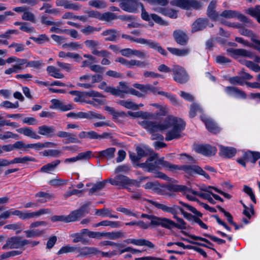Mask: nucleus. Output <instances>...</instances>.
Instances as JSON below:
<instances>
[{
    "label": "nucleus",
    "instance_id": "nucleus-9",
    "mask_svg": "<svg viewBox=\"0 0 260 260\" xmlns=\"http://www.w3.org/2000/svg\"><path fill=\"white\" fill-rule=\"evenodd\" d=\"M172 72L173 73L174 80L180 84L185 83L188 80V75L186 70L180 66L173 65Z\"/></svg>",
    "mask_w": 260,
    "mask_h": 260
},
{
    "label": "nucleus",
    "instance_id": "nucleus-44",
    "mask_svg": "<svg viewBox=\"0 0 260 260\" xmlns=\"http://www.w3.org/2000/svg\"><path fill=\"white\" fill-rule=\"evenodd\" d=\"M15 25H20V30L27 32H32L35 31L34 28L32 27H28L27 26V23L24 22H15L14 23Z\"/></svg>",
    "mask_w": 260,
    "mask_h": 260
},
{
    "label": "nucleus",
    "instance_id": "nucleus-10",
    "mask_svg": "<svg viewBox=\"0 0 260 260\" xmlns=\"http://www.w3.org/2000/svg\"><path fill=\"white\" fill-rule=\"evenodd\" d=\"M171 5L176 6L181 8L189 10L191 8L199 9L202 7V4L199 1H171Z\"/></svg>",
    "mask_w": 260,
    "mask_h": 260
},
{
    "label": "nucleus",
    "instance_id": "nucleus-51",
    "mask_svg": "<svg viewBox=\"0 0 260 260\" xmlns=\"http://www.w3.org/2000/svg\"><path fill=\"white\" fill-rule=\"evenodd\" d=\"M246 12L251 16L256 18L257 22L260 23V12H257L255 8H249L246 10Z\"/></svg>",
    "mask_w": 260,
    "mask_h": 260
},
{
    "label": "nucleus",
    "instance_id": "nucleus-11",
    "mask_svg": "<svg viewBox=\"0 0 260 260\" xmlns=\"http://www.w3.org/2000/svg\"><path fill=\"white\" fill-rule=\"evenodd\" d=\"M141 3L138 1H122L120 4V8L125 11L135 13L140 8Z\"/></svg>",
    "mask_w": 260,
    "mask_h": 260
},
{
    "label": "nucleus",
    "instance_id": "nucleus-19",
    "mask_svg": "<svg viewBox=\"0 0 260 260\" xmlns=\"http://www.w3.org/2000/svg\"><path fill=\"white\" fill-rule=\"evenodd\" d=\"M136 151L138 155V157H140L141 158L148 155H150L144 163L146 162L148 159L151 156H153V155L156 154L158 155L157 153H153V150L146 146H143V147L137 146L136 148Z\"/></svg>",
    "mask_w": 260,
    "mask_h": 260
},
{
    "label": "nucleus",
    "instance_id": "nucleus-15",
    "mask_svg": "<svg viewBox=\"0 0 260 260\" xmlns=\"http://www.w3.org/2000/svg\"><path fill=\"white\" fill-rule=\"evenodd\" d=\"M141 44H146L150 48L156 50L159 53L164 56H167V52L161 47L158 43L142 38Z\"/></svg>",
    "mask_w": 260,
    "mask_h": 260
},
{
    "label": "nucleus",
    "instance_id": "nucleus-27",
    "mask_svg": "<svg viewBox=\"0 0 260 260\" xmlns=\"http://www.w3.org/2000/svg\"><path fill=\"white\" fill-rule=\"evenodd\" d=\"M206 126L208 130L213 134H217L220 132V128L217 124L211 119L204 120Z\"/></svg>",
    "mask_w": 260,
    "mask_h": 260
},
{
    "label": "nucleus",
    "instance_id": "nucleus-26",
    "mask_svg": "<svg viewBox=\"0 0 260 260\" xmlns=\"http://www.w3.org/2000/svg\"><path fill=\"white\" fill-rule=\"evenodd\" d=\"M60 163V160L59 159L55 160L50 163H48L43 166L40 170V172L42 173H50L53 171L56 168Z\"/></svg>",
    "mask_w": 260,
    "mask_h": 260
},
{
    "label": "nucleus",
    "instance_id": "nucleus-36",
    "mask_svg": "<svg viewBox=\"0 0 260 260\" xmlns=\"http://www.w3.org/2000/svg\"><path fill=\"white\" fill-rule=\"evenodd\" d=\"M117 104L128 109L136 110L139 109V106L138 105L129 101L119 100L117 102Z\"/></svg>",
    "mask_w": 260,
    "mask_h": 260
},
{
    "label": "nucleus",
    "instance_id": "nucleus-45",
    "mask_svg": "<svg viewBox=\"0 0 260 260\" xmlns=\"http://www.w3.org/2000/svg\"><path fill=\"white\" fill-rule=\"evenodd\" d=\"M202 112V110L201 108L200 107V106L196 103H193L190 106V111H189V117L190 118H193L196 115L197 112Z\"/></svg>",
    "mask_w": 260,
    "mask_h": 260
},
{
    "label": "nucleus",
    "instance_id": "nucleus-56",
    "mask_svg": "<svg viewBox=\"0 0 260 260\" xmlns=\"http://www.w3.org/2000/svg\"><path fill=\"white\" fill-rule=\"evenodd\" d=\"M51 220L52 222L63 221L64 222H69L68 215H54L51 217Z\"/></svg>",
    "mask_w": 260,
    "mask_h": 260
},
{
    "label": "nucleus",
    "instance_id": "nucleus-24",
    "mask_svg": "<svg viewBox=\"0 0 260 260\" xmlns=\"http://www.w3.org/2000/svg\"><path fill=\"white\" fill-rule=\"evenodd\" d=\"M141 217L151 220L150 225L153 226H161L162 227L165 217H159L152 215L142 214Z\"/></svg>",
    "mask_w": 260,
    "mask_h": 260
},
{
    "label": "nucleus",
    "instance_id": "nucleus-29",
    "mask_svg": "<svg viewBox=\"0 0 260 260\" xmlns=\"http://www.w3.org/2000/svg\"><path fill=\"white\" fill-rule=\"evenodd\" d=\"M35 197L39 198L38 200L39 203H45L48 200L53 199L54 197L53 194L49 193L47 192L39 191L35 194Z\"/></svg>",
    "mask_w": 260,
    "mask_h": 260
},
{
    "label": "nucleus",
    "instance_id": "nucleus-52",
    "mask_svg": "<svg viewBox=\"0 0 260 260\" xmlns=\"http://www.w3.org/2000/svg\"><path fill=\"white\" fill-rule=\"evenodd\" d=\"M92 156V152L90 150L81 152L77 155L78 158H79V160H88Z\"/></svg>",
    "mask_w": 260,
    "mask_h": 260
},
{
    "label": "nucleus",
    "instance_id": "nucleus-53",
    "mask_svg": "<svg viewBox=\"0 0 260 260\" xmlns=\"http://www.w3.org/2000/svg\"><path fill=\"white\" fill-rule=\"evenodd\" d=\"M179 203L183 206L184 207H186L188 210L192 212L193 213L196 214V215L202 217L203 216V214L201 213L200 212L197 211L196 208H194L193 207L190 206L189 205L186 204L185 203H183L182 201H179Z\"/></svg>",
    "mask_w": 260,
    "mask_h": 260
},
{
    "label": "nucleus",
    "instance_id": "nucleus-13",
    "mask_svg": "<svg viewBox=\"0 0 260 260\" xmlns=\"http://www.w3.org/2000/svg\"><path fill=\"white\" fill-rule=\"evenodd\" d=\"M173 37L177 44L185 46L187 44L188 37L186 33L181 30H176L173 32Z\"/></svg>",
    "mask_w": 260,
    "mask_h": 260
},
{
    "label": "nucleus",
    "instance_id": "nucleus-28",
    "mask_svg": "<svg viewBox=\"0 0 260 260\" xmlns=\"http://www.w3.org/2000/svg\"><path fill=\"white\" fill-rule=\"evenodd\" d=\"M116 149L114 147H110L106 150L99 152L98 156L101 158L110 159L114 157V153Z\"/></svg>",
    "mask_w": 260,
    "mask_h": 260
},
{
    "label": "nucleus",
    "instance_id": "nucleus-22",
    "mask_svg": "<svg viewBox=\"0 0 260 260\" xmlns=\"http://www.w3.org/2000/svg\"><path fill=\"white\" fill-rule=\"evenodd\" d=\"M220 155L225 158H231L235 156L237 152L236 149L234 147L219 146Z\"/></svg>",
    "mask_w": 260,
    "mask_h": 260
},
{
    "label": "nucleus",
    "instance_id": "nucleus-63",
    "mask_svg": "<svg viewBox=\"0 0 260 260\" xmlns=\"http://www.w3.org/2000/svg\"><path fill=\"white\" fill-rule=\"evenodd\" d=\"M81 7V5L77 3H71L69 1H67L66 4L64 5V8L67 9H72L73 10L77 11Z\"/></svg>",
    "mask_w": 260,
    "mask_h": 260
},
{
    "label": "nucleus",
    "instance_id": "nucleus-6",
    "mask_svg": "<svg viewBox=\"0 0 260 260\" xmlns=\"http://www.w3.org/2000/svg\"><path fill=\"white\" fill-rule=\"evenodd\" d=\"M91 204V202L87 201L78 209L72 211L70 214L68 215L69 222L77 221L87 214L89 212V207Z\"/></svg>",
    "mask_w": 260,
    "mask_h": 260
},
{
    "label": "nucleus",
    "instance_id": "nucleus-59",
    "mask_svg": "<svg viewBox=\"0 0 260 260\" xmlns=\"http://www.w3.org/2000/svg\"><path fill=\"white\" fill-rule=\"evenodd\" d=\"M237 11L232 10H224L220 14L221 16L226 18H232L236 17Z\"/></svg>",
    "mask_w": 260,
    "mask_h": 260
},
{
    "label": "nucleus",
    "instance_id": "nucleus-18",
    "mask_svg": "<svg viewBox=\"0 0 260 260\" xmlns=\"http://www.w3.org/2000/svg\"><path fill=\"white\" fill-rule=\"evenodd\" d=\"M209 23L206 18H200L197 19L192 24V32H194L205 28Z\"/></svg>",
    "mask_w": 260,
    "mask_h": 260
},
{
    "label": "nucleus",
    "instance_id": "nucleus-30",
    "mask_svg": "<svg viewBox=\"0 0 260 260\" xmlns=\"http://www.w3.org/2000/svg\"><path fill=\"white\" fill-rule=\"evenodd\" d=\"M16 131L19 133L22 134L25 136L30 137L32 139H40L41 138L39 135H37L36 132L29 127L20 128Z\"/></svg>",
    "mask_w": 260,
    "mask_h": 260
},
{
    "label": "nucleus",
    "instance_id": "nucleus-47",
    "mask_svg": "<svg viewBox=\"0 0 260 260\" xmlns=\"http://www.w3.org/2000/svg\"><path fill=\"white\" fill-rule=\"evenodd\" d=\"M22 19L25 21H29L31 22L35 23L36 19L35 15L29 11V10L24 12L22 16Z\"/></svg>",
    "mask_w": 260,
    "mask_h": 260
},
{
    "label": "nucleus",
    "instance_id": "nucleus-61",
    "mask_svg": "<svg viewBox=\"0 0 260 260\" xmlns=\"http://www.w3.org/2000/svg\"><path fill=\"white\" fill-rule=\"evenodd\" d=\"M68 180H62L59 178H56L51 180L49 181V184L53 186H58L61 185L66 184Z\"/></svg>",
    "mask_w": 260,
    "mask_h": 260
},
{
    "label": "nucleus",
    "instance_id": "nucleus-48",
    "mask_svg": "<svg viewBox=\"0 0 260 260\" xmlns=\"http://www.w3.org/2000/svg\"><path fill=\"white\" fill-rule=\"evenodd\" d=\"M229 82L232 84H239L240 85H243L245 84V82L243 80V78L242 77L240 76H234L233 77H231L229 79Z\"/></svg>",
    "mask_w": 260,
    "mask_h": 260
},
{
    "label": "nucleus",
    "instance_id": "nucleus-20",
    "mask_svg": "<svg viewBox=\"0 0 260 260\" xmlns=\"http://www.w3.org/2000/svg\"><path fill=\"white\" fill-rule=\"evenodd\" d=\"M56 135L59 138H67V143H78L80 141L77 138L76 134L68 133L63 131H59Z\"/></svg>",
    "mask_w": 260,
    "mask_h": 260
},
{
    "label": "nucleus",
    "instance_id": "nucleus-40",
    "mask_svg": "<svg viewBox=\"0 0 260 260\" xmlns=\"http://www.w3.org/2000/svg\"><path fill=\"white\" fill-rule=\"evenodd\" d=\"M117 18V16L115 14L108 12L103 13L102 15H101L100 19L107 22H110L113 20L116 19Z\"/></svg>",
    "mask_w": 260,
    "mask_h": 260
},
{
    "label": "nucleus",
    "instance_id": "nucleus-57",
    "mask_svg": "<svg viewBox=\"0 0 260 260\" xmlns=\"http://www.w3.org/2000/svg\"><path fill=\"white\" fill-rule=\"evenodd\" d=\"M91 52L93 55L101 56L104 58L108 57L110 55V53L106 50L99 51L97 49H93Z\"/></svg>",
    "mask_w": 260,
    "mask_h": 260
},
{
    "label": "nucleus",
    "instance_id": "nucleus-5",
    "mask_svg": "<svg viewBox=\"0 0 260 260\" xmlns=\"http://www.w3.org/2000/svg\"><path fill=\"white\" fill-rule=\"evenodd\" d=\"M108 181L113 185L121 186L122 187H125V186L126 185H132L136 187H139L140 184V181L130 179L127 176L122 175H117L114 178L109 179Z\"/></svg>",
    "mask_w": 260,
    "mask_h": 260
},
{
    "label": "nucleus",
    "instance_id": "nucleus-41",
    "mask_svg": "<svg viewBox=\"0 0 260 260\" xmlns=\"http://www.w3.org/2000/svg\"><path fill=\"white\" fill-rule=\"evenodd\" d=\"M103 237H107L108 238L113 240L122 238L125 236L124 234L120 231L111 233H103Z\"/></svg>",
    "mask_w": 260,
    "mask_h": 260
},
{
    "label": "nucleus",
    "instance_id": "nucleus-55",
    "mask_svg": "<svg viewBox=\"0 0 260 260\" xmlns=\"http://www.w3.org/2000/svg\"><path fill=\"white\" fill-rule=\"evenodd\" d=\"M100 30V28H97L91 25H87L84 28L81 29V32L85 35H90L94 31H98Z\"/></svg>",
    "mask_w": 260,
    "mask_h": 260
},
{
    "label": "nucleus",
    "instance_id": "nucleus-17",
    "mask_svg": "<svg viewBox=\"0 0 260 260\" xmlns=\"http://www.w3.org/2000/svg\"><path fill=\"white\" fill-rule=\"evenodd\" d=\"M21 237L19 236H14L9 238L11 242V248H21L25 245L29 243V241L24 239L21 240Z\"/></svg>",
    "mask_w": 260,
    "mask_h": 260
},
{
    "label": "nucleus",
    "instance_id": "nucleus-32",
    "mask_svg": "<svg viewBox=\"0 0 260 260\" xmlns=\"http://www.w3.org/2000/svg\"><path fill=\"white\" fill-rule=\"evenodd\" d=\"M168 50L173 54L178 56H186L190 52V49L188 48L178 49L175 48L168 47Z\"/></svg>",
    "mask_w": 260,
    "mask_h": 260
},
{
    "label": "nucleus",
    "instance_id": "nucleus-14",
    "mask_svg": "<svg viewBox=\"0 0 260 260\" xmlns=\"http://www.w3.org/2000/svg\"><path fill=\"white\" fill-rule=\"evenodd\" d=\"M227 51L230 53L232 57L234 58L237 56L247 57L250 58H252L253 57L251 52L244 49L229 48L227 49Z\"/></svg>",
    "mask_w": 260,
    "mask_h": 260
},
{
    "label": "nucleus",
    "instance_id": "nucleus-3",
    "mask_svg": "<svg viewBox=\"0 0 260 260\" xmlns=\"http://www.w3.org/2000/svg\"><path fill=\"white\" fill-rule=\"evenodd\" d=\"M146 201L148 203L154 206L157 209H160L164 212L169 213L172 214L174 218L176 220L177 222L176 223L173 220L165 217L162 228L169 230H172L174 228H176L179 230H186L190 228L189 225H187V223L183 219L177 216L179 208L178 206L174 204L172 206L169 207L165 204L159 203L151 200H146Z\"/></svg>",
    "mask_w": 260,
    "mask_h": 260
},
{
    "label": "nucleus",
    "instance_id": "nucleus-39",
    "mask_svg": "<svg viewBox=\"0 0 260 260\" xmlns=\"http://www.w3.org/2000/svg\"><path fill=\"white\" fill-rule=\"evenodd\" d=\"M35 158L24 156L23 157H15L11 160L12 164H26L27 161H36Z\"/></svg>",
    "mask_w": 260,
    "mask_h": 260
},
{
    "label": "nucleus",
    "instance_id": "nucleus-8",
    "mask_svg": "<svg viewBox=\"0 0 260 260\" xmlns=\"http://www.w3.org/2000/svg\"><path fill=\"white\" fill-rule=\"evenodd\" d=\"M91 204V202L87 201L78 209L72 211L70 214L68 215L69 222L77 221L87 214L89 212V207Z\"/></svg>",
    "mask_w": 260,
    "mask_h": 260
},
{
    "label": "nucleus",
    "instance_id": "nucleus-58",
    "mask_svg": "<svg viewBox=\"0 0 260 260\" xmlns=\"http://www.w3.org/2000/svg\"><path fill=\"white\" fill-rule=\"evenodd\" d=\"M130 171V167L127 165H123L118 166L115 170V173H127Z\"/></svg>",
    "mask_w": 260,
    "mask_h": 260
},
{
    "label": "nucleus",
    "instance_id": "nucleus-31",
    "mask_svg": "<svg viewBox=\"0 0 260 260\" xmlns=\"http://www.w3.org/2000/svg\"><path fill=\"white\" fill-rule=\"evenodd\" d=\"M108 181V180H104L103 181L98 182L94 184L91 188L88 189L89 194L92 195L101 190L105 187Z\"/></svg>",
    "mask_w": 260,
    "mask_h": 260
},
{
    "label": "nucleus",
    "instance_id": "nucleus-37",
    "mask_svg": "<svg viewBox=\"0 0 260 260\" xmlns=\"http://www.w3.org/2000/svg\"><path fill=\"white\" fill-rule=\"evenodd\" d=\"M24 233L26 234V237L35 238L43 235L45 234V231L44 230H32L25 231Z\"/></svg>",
    "mask_w": 260,
    "mask_h": 260
},
{
    "label": "nucleus",
    "instance_id": "nucleus-34",
    "mask_svg": "<svg viewBox=\"0 0 260 260\" xmlns=\"http://www.w3.org/2000/svg\"><path fill=\"white\" fill-rule=\"evenodd\" d=\"M118 32L116 29H110L104 31L102 35L104 36H109L105 39L106 41H115L117 37Z\"/></svg>",
    "mask_w": 260,
    "mask_h": 260
},
{
    "label": "nucleus",
    "instance_id": "nucleus-42",
    "mask_svg": "<svg viewBox=\"0 0 260 260\" xmlns=\"http://www.w3.org/2000/svg\"><path fill=\"white\" fill-rule=\"evenodd\" d=\"M181 233L183 234H184V235L188 236L189 237H190L191 239H192L193 240H200V241L205 242L206 243H207L206 245L210 247V246L213 245V244L210 241H209L208 239H207L206 238L197 236L193 235H189L184 231H182ZM212 248H213L212 247Z\"/></svg>",
    "mask_w": 260,
    "mask_h": 260
},
{
    "label": "nucleus",
    "instance_id": "nucleus-43",
    "mask_svg": "<svg viewBox=\"0 0 260 260\" xmlns=\"http://www.w3.org/2000/svg\"><path fill=\"white\" fill-rule=\"evenodd\" d=\"M71 252H76V246H71L69 245H67L62 247L58 251L57 254L60 255Z\"/></svg>",
    "mask_w": 260,
    "mask_h": 260
},
{
    "label": "nucleus",
    "instance_id": "nucleus-35",
    "mask_svg": "<svg viewBox=\"0 0 260 260\" xmlns=\"http://www.w3.org/2000/svg\"><path fill=\"white\" fill-rule=\"evenodd\" d=\"M47 71L51 76L55 78L61 79L64 78L63 74L60 73L59 69L54 66H48L47 68Z\"/></svg>",
    "mask_w": 260,
    "mask_h": 260
},
{
    "label": "nucleus",
    "instance_id": "nucleus-7",
    "mask_svg": "<svg viewBox=\"0 0 260 260\" xmlns=\"http://www.w3.org/2000/svg\"><path fill=\"white\" fill-rule=\"evenodd\" d=\"M91 204V202L87 201L78 209L72 211L70 214L68 215L69 222L77 221L87 214L89 212V207Z\"/></svg>",
    "mask_w": 260,
    "mask_h": 260
},
{
    "label": "nucleus",
    "instance_id": "nucleus-49",
    "mask_svg": "<svg viewBox=\"0 0 260 260\" xmlns=\"http://www.w3.org/2000/svg\"><path fill=\"white\" fill-rule=\"evenodd\" d=\"M98 88L101 90H104L106 92H108L112 94L115 87L108 86L107 83L105 81H102L99 85Z\"/></svg>",
    "mask_w": 260,
    "mask_h": 260
},
{
    "label": "nucleus",
    "instance_id": "nucleus-12",
    "mask_svg": "<svg viewBox=\"0 0 260 260\" xmlns=\"http://www.w3.org/2000/svg\"><path fill=\"white\" fill-rule=\"evenodd\" d=\"M194 149L198 153L206 156L214 155L216 152V149L209 144L198 145L194 147Z\"/></svg>",
    "mask_w": 260,
    "mask_h": 260
},
{
    "label": "nucleus",
    "instance_id": "nucleus-60",
    "mask_svg": "<svg viewBox=\"0 0 260 260\" xmlns=\"http://www.w3.org/2000/svg\"><path fill=\"white\" fill-rule=\"evenodd\" d=\"M125 93H128V90H120L118 88H114L111 94L119 96L121 98H124Z\"/></svg>",
    "mask_w": 260,
    "mask_h": 260
},
{
    "label": "nucleus",
    "instance_id": "nucleus-46",
    "mask_svg": "<svg viewBox=\"0 0 260 260\" xmlns=\"http://www.w3.org/2000/svg\"><path fill=\"white\" fill-rule=\"evenodd\" d=\"M71 237L74 238L73 242L74 243L81 242L83 244H86L88 242V241L84 239L80 233L73 234Z\"/></svg>",
    "mask_w": 260,
    "mask_h": 260
},
{
    "label": "nucleus",
    "instance_id": "nucleus-54",
    "mask_svg": "<svg viewBox=\"0 0 260 260\" xmlns=\"http://www.w3.org/2000/svg\"><path fill=\"white\" fill-rule=\"evenodd\" d=\"M86 46L91 49L92 51L100 45V43L98 41L93 40H87L84 42Z\"/></svg>",
    "mask_w": 260,
    "mask_h": 260
},
{
    "label": "nucleus",
    "instance_id": "nucleus-16",
    "mask_svg": "<svg viewBox=\"0 0 260 260\" xmlns=\"http://www.w3.org/2000/svg\"><path fill=\"white\" fill-rule=\"evenodd\" d=\"M52 105L50 106L51 109H57L62 111H67L74 109L72 104L64 105L62 102L57 99H53L51 101Z\"/></svg>",
    "mask_w": 260,
    "mask_h": 260
},
{
    "label": "nucleus",
    "instance_id": "nucleus-1",
    "mask_svg": "<svg viewBox=\"0 0 260 260\" xmlns=\"http://www.w3.org/2000/svg\"><path fill=\"white\" fill-rule=\"evenodd\" d=\"M140 124L152 134V140H163L164 138L162 135L154 133L173 127V129L166 134L165 139L168 141L179 138L181 137L180 133L185 126V122L182 119L173 116L166 117L163 122L143 120L140 122Z\"/></svg>",
    "mask_w": 260,
    "mask_h": 260
},
{
    "label": "nucleus",
    "instance_id": "nucleus-50",
    "mask_svg": "<svg viewBox=\"0 0 260 260\" xmlns=\"http://www.w3.org/2000/svg\"><path fill=\"white\" fill-rule=\"evenodd\" d=\"M158 11L165 15L169 16L170 17H177L176 12L172 9L160 8Z\"/></svg>",
    "mask_w": 260,
    "mask_h": 260
},
{
    "label": "nucleus",
    "instance_id": "nucleus-62",
    "mask_svg": "<svg viewBox=\"0 0 260 260\" xmlns=\"http://www.w3.org/2000/svg\"><path fill=\"white\" fill-rule=\"evenodd\" d=\"M13 149H23L25 151L27 150V144H25L23 141H17L13 144Z\"/></svg>",
    "mask_w": 260,
    "mask_h": 260
},
{
    "label": "nucleus",
    "instance_id": "nucleus-38",
    "mask_svg": "<svg viewBox=\"0 0 260 260\" xmlns=\"http://www.w3.org/2000/svg\"><path fill=\"white\" fill-rule=\"evenodd\" d=\"M84 118L87 119H105V117L101 114L95 113L93 111H88V112H84Z\"/></svg>",
    "mask_w": 260,
    "mask_h": 260
},
{
    "label": "nucleus",
    "instance_id": "nucleus-4",
    "mask_svg": "<svg viewBox=\"0 0 260 260\" xmlns=\"http://www.w3.org/2000/svg\"><path fill=\"white\" fill-rule=\"evenodd\" d=\"M52 211L50 209H41L36 212L23 213L21 211L15 210L11 212L7 210L1 214L2 218L7 219L10 217L11 215H16L20 218L25 220L30 218H33L36 217H39L41 215L46 214H51Z\"/></svg>",
    "mask_w": 260,
    "mask_h": 260
},
{
    "label": "nucleus",
    "instance_id": "nucleus-25",
    "mask_svg": "<svg viewBox=\"0 0 260 260\" xmlns=\"http://www.w3.org/2000/svg\"><path fill=\"white\" fill-rule=\"evenodd\" d=\"M55 129L52 126L43 125L38 127V133L41 135L53 137L55 135Z\"/></svg>",
    "mask_w": 260,
    "mask_h": 260
},
{
    "label": "nucleus",
    "instance_id": "nucleus-33",
    "mask_svg": "<svg viewBox=\"0 0 260 260\" xmlns=\"http://www.w3.org/2000/svg\"><path fill=\"white\" fill-rule=\"evenodd\" d=\"M216 1H211L208 7L207 15L213 20H215L218 17V14L215 10Z\"/></svg>",
    "mask_w": 260,
    "mask_h": 260
},
{
    "label": "nucleus",
    "instance_id": "nucleus-2",
    "mask_svg": "<svg viewBox=\"0 0 260 260\" xmlns=\"http://www.w3.org/2000/svg\"><path fill=\"white\" fill-rule=\"evenodd\" d=\"M157 154H154L150 157L146 162L140 164L139 166L148 172H151L159 167V165L169 169L170 171L174 170H180L184 171L186 173L192 176L194 174H198L204 176L207 179H210V176L200 167L197 165H183L179 166L173 165L164 160V157H161L157 160L153 161L158 158Z\"/></svg>",
    "mask_w": 260,
    "mask_h": 260
},
{
    "label": "nucleus",
    "instance_id": "nucleus-21",
    "mask_svg": "<svg viewBox=\"0 0 260 260\" xmlns=\"http://www.w3.org/2000/svg\"><path fill=\"white\" fill-rule=\"evenodd\" d=\"M98 249L92 247H76V252L79 253L78 256H85L88 255L98 254Z\"/></svg>",
    "mask_w": 260,
    "mask_h": 260
},
{
    "label": "nucleus",
    "instance_id": "nucleus-64",
    "mask_svg": "<svg viewBox=\"0 0 260 260\" xmlns=\"http://www.w3.org/2000/svg\"><path fill=\"white\" fill-rule=\"evenodd\" d=\"M89 5L97 9H103L107 6L104 1H90Z\"/></svg>",
    "mask_w": 260,
    "mask_h": 260
},
{
    "label": "nucleus",
    "instance_id": "nucleus-23",
    "mask_svg": "<svg viewBox=\"0 0 260 260\" xmlns=\"http://www.w3.org/2000/svg\"><path fill=\"white\" fill-rule=\"evenodd\" d=\"M124 242L127 244H133L139 246H146L149 248H153L154 247V245L149 241H148L143 239H127L124 241Z\"/></svg>",
    "mask_w": 260,
    "mask_h": 260
}]
</instances>
